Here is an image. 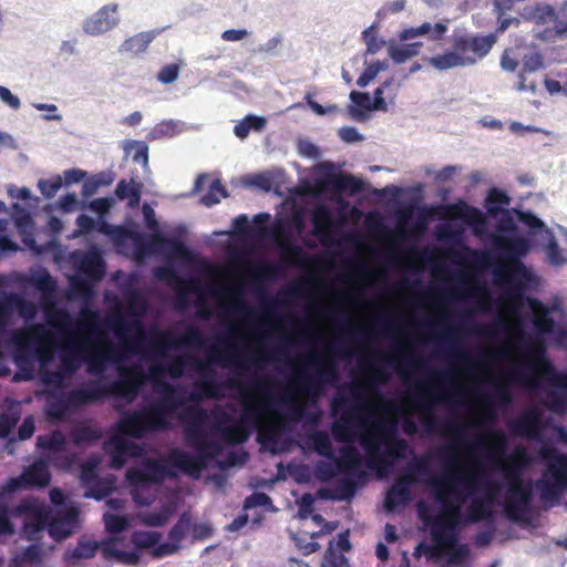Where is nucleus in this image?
I'll use <instances>...</instances> for the list:
<instances>
[{
    "instance_id": "4c0bfd02",
    "label": "nucleus",
    "mask_w": 567,
    "mask_h": 567,
    "mask_svg": "<svg viewBox=\"0 0 567 567\" xmlns=\"http://www.w3.org/2000/svg\"><path fill=\"white\" fill-rule=\"evenodd\" d=\"M81 477L89 485V491L84 494L87 498L101 501L113 491L111 482L100 478L93 467H83Z\"/></svg>"
},
{
    "instance_id": "bf43d9fd",
    "label": "nucleus",
    "mask_w": 567,
    "mask_h": 567,
    "mask_svg": "<svg viewBox=\"0 0 567 567\" xmlns=\"http://www.w3.org/2000/svg\"><path fill=\"white\" fill-rule=\"evenodd\" d=\"M103 519L105 528L110 533H121L128 527V519L123 515L106 513Z\"/></svg>"
},
{
    "instance_id": "aec40b11",
    "label": "nucleus",
    "mask_w": 567,
    "mask_h": 567,
    "mask_svg": "<svg viewBox=\"0 0 567 567\" xmlns=\"http://www.w3.org/2000/svg\"><path fill=\"white\" fill-rule=\"evenodd\" d=\"M495 41L494 34L478 35L466 32H454L451 38L452 49L457 52L465 65H472L487 55Z\"/></svg>"
},
{
    "instance_id": "680f3d73",
    "label": "nucleus",
    "mask_w": 567,
    "mask_h": 567,
    "mask_svg": "<svg viewBox=\"0 0 567 567\" xmlns=\"http://www.w3.org/2000/svg\"><path fill=\"white\" fill-rule=\"evenodd\" d=\"M272 504L270 496L262 492H255L247 496L244 502L245 509H251L256 507H267Z\"/></svg>"
},
{
    "instance_id": "a211bd4d",
    "label": "nucleus",
    "mask_w": 567,
    "mask_h": 567,
    "mask_svg": "<svg viewBox=\"0 0 567 567\" xmlns=\"http://www.w3.org/2000/svg\"><path fill=\"white\" fill-rule=\"evenodd\" d=\"M207 338L196 326H188L181 336L172 332L155 331L153 338L148 342V349L161 358L166 357L167 350L181 347L206 348Z\"/></svg>"
},
{
    "instance_id": "f257e3e1",
    "label": "nucleus",
    "mask_w": 567,
    "mask_h": 567,
    "mask_svg": "<svg viewBox=\"0 0 567 567\" xmlns=\"http://www.w3.org/2000/svg\"><path fill=\"white\" fill-rule=\"evenodd\" d=\"M445 471L441 476L433 477L430 485L433 488L436 499L443 505L444 513L434 520L432 537L436 546L427 547L426 554L430 557L442 555L441 547L449 549L450 564H460L468 555L464 545H457V536L453 533L461 517V506L465 501L462 492L467 495L483 487L485 496L474 498L467 508L466 522L477 523L492 518V503L499 492V485L493 482H482L480 472L461 471L460 460L456 457L457 445L451 444L442 449Z\"/></svg>"
},
{
    "instance_id": "5fc2aeb1",
    "label": "nucleus",
    "mask_w": 567,
    "mask_h": 567,
    "mask_svg": "<svg viewBox=\"0 0 567 567\" xmlns=\"http://www.w3.org/2000/svg\"><path fill=\"white\" fill-rule=\"evenodd\" d=\"M355 489H357L355 481L350 476L343 477L336 485L334 498L340 499V501L350 499L351 497H353Z\"/></svg>"
},
{
    "instance_id": "f3484780",
    "label": "nucleus",
    "mask_w": 567,
    "mask_h": 567,
    "mask_svg": "<svg viewBox=\"0 0 567 567\" xmlns=\"http://www.w3.org/2000/svg\"><path fill=\"white\" fill-rule=\"evenodd\" d=\"M94 394L89 381L81 388L51 395L47 400L45 413L48 417L60 421L69 412L78 411L86 404L96 402Z\"/></svg>"
},
{
    "instance_id": "49530a36",
    "label": "nucleus",
    "mask_w": 567,
    "mask_h": 567,
    "mask_svg": "<svg viewBox=\"0 0 567 567\" xmlns=\"http://www.w3.org/2000/svg\"><path fill=\"white\" fill-rule=\"evenodd\" d=\"M427 62L433 68L440 71L465 65L463 60L461 59V56H458L457 52L454 49L443 54L431 56L427 59Z\"/></svg>"
},
{
    "instance_id": "9d476101",
    "label": "nucleus",
    "mask_w": 567,
    "mask_h": 567,
    "mask_svg": "<svg viewBox=\"0 0 567 567\" xmlns=\"http://www.w3.org/2000/svg\"><path fill=\"white\" fill-rule=\"evenodd\" d=\"M306 362L309 369L298 371L292 385L310 402L317 403L324 394L327 386L333 385L338 381V365L326 353L309 355Z\"/></svg>"
},
{
    "instance_id": "c756f323",
    "label": "nucleus",
    "mask_w": 567,
    "mask_h": 567,
    "mask_svg": "<svg viewBox=\"0 0 567 567\" xmlns=\"http://www.w3.org/2000/svg\"><path fill=\"white\" fill-rule=\"evenodd\" d=\"M95 228L99 233L112 237L116 245L124 243L126 239H132L137 250L142 254L147 249H154L151 243V237L146 240L143 235L136 231H132L122 226H114L105 220H100L95 224Z\"/></svg>"
},
{
    "instance_id": "69168bd1",
    "label": "nucleus",
    "mask_w": 567,
    "mask_h": 567,
    "mask_svg": "<svg viewBox=\"0 0 567 567\" xmlns=\"http://www.w3.org/2000/svg\"><path fill=\"white\" fill-rule=\"evenodd\" d=\"M140 518L145 526L150 527H162L168 520V516L164 512L145 513L141 515Z\"/></svg>"
},
{
    "instance_id": "3c124183",
    "label": "nucleus",
    "mask_w": 567,
    "mask_h": 567,
    "mask_svg": "<svg viewBox=\"0 0 567 567\" xmlns=\"http://www.w3.org/2000/svg\"><path fill=\"white\" fill-rule=\"evenodd\" d=\"M421 47L422 42H413L403 44L401 47H394L390 50V56L395 63H403L406 60L417 55L420 53Z\"/></svg>"
},
{
    "instance_id": "bb28decb",
    "label": "nucleus",
    "mask_w": 567,
    "mask_h": 567,
    "mask_svg": "<svg viewBox=\"0 0 567 567\" xmlns=\"http://www.w3.org/2000/svg\"><path fill=\"white\" fill-rule=\"evenodd\" d=\"M178 390L169 383H163L162 396L148 405L150 412L155 416L157 423L162 429L169 427L171 414L183 403V400L177 395Z\"/></svg>"
},
{
    "instance_id": "cd10ccee",
    "label": "nucleus",
    "mask_w": 567,
    "mask_h": 567,
    "mask_svg": "<svg viewBox=\"0 0 567 567\" xmlns=\"http://www.w3.org/2000/svg\"><path fill=\"white\" fill-rule=\"evenodd\" d=\"M443 209L447 218L463 220L466 225L472 226L477 236L486 228V218L483 213L464 200L449 204Z\"/></svg>"
},
{
    "instance_id": "7c9ffc66",
    "label": "nucleus",
    "mask_w": 567,
    "mask_h": 567,
    "mask_svg": "<svg viewBox=\"0 0 567 567\" xmlns=\"http://www.w3.org/2000/svg\"><path fill=\"white\" fill-rule=\"evenodd\" d=\"M117 8V4L103 6L84 22L85 33L99 35L116 27L118 23Z\"/></svg>"
},
{
    "instance_id": "338daca9",
    "label": "nucleus",
    "mask_w": 567,
    "mask_h": 567,
    "mask_svg": "<svg viewBox=\"0 0 567 567\" xmlns=\"http://www.w3.org/2000/svg\"><path fill=\"white\" fill-rule=\"evenodd\" d=\"M181 549V546L173 540L159 543L155 545L152 550L154 558H163L176 554Z\"/></svg>"
},
{
    "instance_id": "774afa93",
    "label": "nucleus",
    "mask_w": 567,
    "mask_h": 567,
    "mask_svg": "<svg viewBox=\"0 0 567 567\" xmlns=\"http://www.w3.org/2000/svg\"><path fill=\"white\" fill-rule=\"evenodd\" d=\"M363 40L367 44V52L374 54L377 53L382 45L384 44V41L380 40L372 28H368L362 32Z\"/></svg>"
},
{
    "instance_id": "c03bdc74",
    "label": "nucleus",
    "mask_w": 567,
    "mask_h": 567,
    "mask_svg": "<svg viewBox=\"0 0 567 567\" xmlns=\"http://www.w3.org/2000/svg\"><path fill=\"white\" fill-rule=\"evenodd\" d=\"M66 439L60 430H54L49 434H42L37 437V446L41 450L60 453L65 450Z\"/></svg>"
},
{
    "instance_id": "79ce46f5",
    "label": "nucleus",
    "mask_w": 567,
    "mask_h": 567,
    "mask_svg": "<svg viewBox=\"0 0 567 567\" xmlns=\"http://www.w3.org/2000/svg\"><path fill=\"white\" fill-rule=\"evenodd\" d=\"M115 195L118 199H128V206L134 208L138 206L142 196V184L132 179L130 183L121 179L115 188Z\"/></svg>"
},
{
    "instance_id": "13d9d810",
    "label": "nucleus",
    "mask_w": 567,
    "mask_h": 567,
    "mask_svg": "<svg viewBox=\"0 0 567 567\" xmlns=\"http://www.w3.org/2000/svg\"><path fill=\"white\" fill-rule=\"evenodd\" d=\"M386 64L381 61H375L370 63L364 71L361 73V75L357 80V84L360 87H365L372 80L377 78V75L385 70Z\"/></svg>"
},
{
    "instance_id": "6e6552de",
    "label": "nucleus",
    "mask_w": 567,
    "mask_h": 567,
    "mask_svg": "<svg viewBox=\"0 0 567 567\" xmlns=\"http://www.w3.org/2000/svg\"><path fill=\"white\" fill-rule=\"evenodd\" d=\"M367 453V465L373 470H382L395 460H401L411 452L409 443L398 436L396 422L383 420L367 429L359 437Z\"/></svg>"
},
{
    "instance_id": "20e7f679",
    "label": "nucleus",
    "mask_w": 567,
    "mask_h": 567,
    "mask_svg": "<svg viewBox=\"0 0 567 567\" xmlns=\"http://www.w3.org/2000/svg\"><path fill=\"white\" fill-rule=\"evenodd\" d=\"M151 243L154 249L188 266L193 272L189 279L172 274L173 280L167 284H265L260 278L275 272V266L254 264L244 256H235L226 265L212 262L199 257L182 240L161 234L151 236Z\"/></svg>"
},
{
    "instance_id": "72a5a7b5",
    "label": "nucleus",
    "mask_w": 567,
    "mask_h": 567,
    "mask_svg": "<svg viewBox=\"0 0 567 567\" xmlns=\"http://www.w3.org/2000/svg\"><path fill=\"white\" fill-rule=\"evenodd\" d=\"M336 467L350 476L362 477L363 472H359L358 468L362 464V456L358 449L352 444H347L340 447V457L332 458Z\"/></svg>"
},
{
    "instance_id": "423d86ee",
    "label": "nucleus",
    "mask_w": 567,
    "mask_h": 567,
    "mask_svg": "<svg viewBox=\"0 0 567 567\" xmlns=\"http://www.w3.org/2000/svg\"><path fill=\"white\" fill-rule=\"evenodd\" d=\"M184 423L185 443L195 450L193 455L186 451L174 449L168 455L169 464L184 474L198 477L209 460L215 458L221 452V444L208 437L206 425L208 414L200 406H188L181 415Z\"/></svg>"
},
{
    "instance_id": "f8f14e48",
    "label": "nucleus",
    "mask_w": 567,
    "mask_h": 567,
    "mask_svg": "<svg viewBox=\"0 0 567 567\" xmlns=\"http://www.w3.org/2000/svg\"><path fill=\"white\" fill-rule=\"evenodd\" d=\"M117 538L112 537L101 542L82 536L74 548L66 550L64 559L68 564L75 565L81 559H91L100 549L106 560H115L127 566H137L141 556L137 551H125L116 547Z\"/></svg>"
},
{
    "instance_id": "f704fd0d",
    "label": "nucleus",
    "mask_w": 567,
    "mask_h": 567,
    "mask_svg": "<svg viewBox=\"0 0 567 567\" xmlns=\"http://www.w3.org/2000/svg\"><path fill=\"white\" fill-rule=\"evenodd\" d=\"M113 451L111 452V466L120 470L126 463L127 457H136L142 449L138 444L122 437L112 439Z\"/></svg>"
},
{
    "instance_id": "ea45409f",
    "label": "nucleus",
    "mask_w": 567,
    "mask_h": 567,
    "mask_svg": "<svg viewBox=\"0 0 567 567\" xmlns=\"http://www.w3.org/2000/svg\"><path fill=\"white\" fill-rule=\"evenodd\" d=\"M327 185L339 193L355 195L364 189L362 179L343 173L331 174L327 177Z\"/></svg>"
},
{
    "instance_id": "5701e85b",
    "label": "nucleus",
    "mask_w": 567,
    "mask_h": 567,
    "mask_svg": "<svg viewBox=\"0 0 567 567\" xmlns=\"http://www.w3.org/2000/svg\"><path fill=\"white\" fill-rule=\"evenodd\" d=\"M271 238L278 247L282 264L295 267L307 264V252L302 247L293 244L290 230L282 224H277L272 227Z\"/></svg>"
},
{
    "instance_id": "a878e982",
    "label": "nucleus",
    "mask_w": 567,
    "mask_h": 567,
    "mask_svg": "<svg viewBox=\"0 0 567 567\" xmlns=\"http://www.w3.org/2000/svg\"><path fill=\"white\" fill-rule=\"evenodd\" d=\"M12 340L20 352L33 348L41 361H47L51 355V348L47 344L48 331L42 324H35L25 330L16 331Z\"/></svg>"
},
{
    "instance_id": "9b49d317",
    "label": "nucleus",
    "mask_w": 567,
    "mask_h": 567,
    "mask_svg": "<svg viewBox=\"0 0 567 567\" xmlns=\"http://www.w3.org/2000/svg\"><path fill=\"white\" fill-rule=\"evenodd\" d=\"M525 343L529 347L528 355L530 361L523 363L520 367L511 370L505 380L495 384L493 399L502 404L512 402V394L507 383H518L528 388L537 386V378L527 373L526 370H537L543 374H553L554 368L549 360L545 357V350L542 346L537 347L532 338H524Z\"/></svg>"
},
{
    "instance_id": "473e14b6",
    "label": "nucleus",
    "mask_w": 567,
    "mask_h": 567,
    "mask_svg": "<svg viewBox=\"0 0 567 567\" xmlns=\"http://www.w3.org/2000/svg\"><path fill=\"white\" fill-rule=\"evenodd\" d=\"M311 221L313 225L312 235L318 237L323 246H330L332 244V213L331 209L320 204L312 209Z\"/></svg>"
},
{
    "instance_id": "6ab92c4d",
    "label": "nucleus",
    "mask_w": 567,
    "mask_h": 567,
    "mask_svg": "<svg viewBox=\"0 0 567 567\" xmlns=\"http://www.w3.org/2000/svg\"><path fill=\"white\" fill-rule=\"evenodd\" d=\"M429 472L427 456L420 457L410 464L409 472L401 475L386 492L384 498L385 509L391 512L399 505H405L411 499L410 486L415 482V476L426 475Z\"/></svg>"
},
{
    "instance_id": "0eeeda50",
    "label": "nucleus",
    "mask_w": 567,
    "mask_h": 567,
    "mask_svg": "<svg viewBox=\"0 0 567 567\" xmlns=\"http://www.w3.org/2000/svg\"><path fill=\"white\" fill-rule=\"evenodd\" d=\"M496 439L495 447L504 455L506 441L501 432L493 433ZM530 463V457L523 445L514 447L507 456H501L495 460L496 467L502 472L506 481L507 491L504 502L506 516L514 522L520 520L523 515L529 513L533 502L532 484H524L522 476Z\"/></svg>"
},
{
    "instance_id": "1a4fd4ad",
    "label": "nucleus",
    "mask_w": 567,
    "mask_h": 567,
    "mask_svg": "<svg viewBox=\"0 0 567 567\" xmlns=\"http://www.w3.org/2000/svg\"><path fill=\"white\" fill-rule=\"evenodd\" d=\"M107 323L121 339V344L115 347L107 343L102 351L90 358L87 371L91 374H102L107 361L118 362L127 354L137 353L144 346L145 336L138 319L128 322L123 315L115 313L107 318Z\"/></svg>"
},
{
    "instance_id": "052dcab7",
    "label": "nucleus",
    "mask_w": 567,
    "mask_h": 567,
    "mask_svg": "<svg viewBox=\"0 0 567 567\" xmlns=\"http://www.w3.org/2000/svg\"><path fill=\"white\" fill-rule=\"evenodd\" d=\"M13 300L16 301V311H18L22 318L25 320H32L35 317L38 308L33 302L19 295H17Z\"/></svg>"
},
{
    "instance_id": "0e129e2a",
    "label": "nucleus",
    "mask_w": 567,
    "mask_h": 567,
    "mask_svg": "<svg viewBox=\"0 0 567 567\" xmlns=\"http://www.w3.org/2000/svg\"><path fill=\"white\" fill-rule=\"evenodd\" d=\"M544 68L543 55L538 52H532L523 56V72H535Z\"/></svg>"
},
{
    "instance_id": "b1692460",
    "label": "nucleus",
    "mask_w": 567,
    "mask_h": 567,
    "mask_svg": "<svg viewBox=\"0 0 567 567\" xmlns=\"http://www.w3.org/2000/svg\"><path fill=\"white\" fill-rule=\"evenodd\" d=\"M173 475L161 461L146 458L140 466L127 470L126 480L134 487H146L151 484H161Z\"/></svg>"
},
{
    "instance_id": "de8ad7c7",
    "label": "nucleus",
    "mask_w": 567,
    "mask_h": 567,
    "mask_svg": "<svg viewBox=\"0 0 567 567\" xmlns=\"http://www.w3.org/2000/svg\"><path fill=\"white\" fill-rule=\"evenodd\" d=\"M192 517L188 513H183L174 526L168 532V539L181 546L182 542L190 535Z\"/></svg>"
},
{
    "instance_id": "393cba45",
    "label": "nucleus",
    "mask_w": 567,
    "mask_h": 567,
    "mask_svg": "<svg viewBox=\"0 0 567 567\" xmlns=\"http://www.w3.org/2000/svg\"><path fill=\"white\" fill-rule=\"evenodd\" d=\"M519 17L522 20L532 22L538 27L553 23V30L556 34H564L567 32V20L556 16V10L554 7L546 2L526 4L519 11Z\"/></svg>"
},
{
    "instance_id": "a18cd8bd",
    "label": "nucleus",
    "mask_w": 567,
    "mask_h": 567,
    "mask_svg": "<svg viewBox=\"0 0 567 567\" xmlns=\"http://www.w3.org/2000/svg\"><path fill=\"white\" fill-rule=\"evenodd\" d=\"M266 118L257 115L245 116L234 128L235 135L240 140L246 138L250 131H261L266 126Z\"/></svg>"
},
{
    "instance_id": "09e8293b",
    "label": "nucleus",
    "mask_w": 567,
    "mask_h": 567,
    "mask_svg": "<svg viewBox=\"0 0 567 567\" xmlns=\"http://www.w3.org/2000/svg\"><path fill=\"white\" fill-rule=\"evenodd\" d=\"M154 37L153 32H141L125 40L122 44V50L135 54L144 52L154 40Z\"/></svg>"
},
{
    "instance_id": "39448f33",
    "label": "nucleus",
    "mask_w": 567,
    "mask_h": 567,
    "mask_svg": "<svg viewBox=\"0 0 567 567\" xmlns=\"http://www.w3.org/2000/svg\"><path fill=\"white\" fill-rule=\"evenodd\" d=\"M213 363L221 367L236 365L238 368H246L244 361L238 360L236 355L215 344L212 347L207 360H200L188 353L178 354L172 358L164 367L153 364L150 368V374L154 380L163 374H167L172 379H179L184 375L186 369L194 370L200 377V380L195 383L197 392H193L189 399L192 401L220 399L223 396V384L216 380V371L213 368Z\"/></svg>"
},
{
    "instance_id": "ddd939ff",
    "label": "nucleus",
    "mask_w": 567,
    "mask_h": 567,
    "mask_svg": "<svg viewBox=\"0 0 567 567\" xmlns=\"http://www.w3.org/2000/svg\"><path fill=\"white\" fill-rule=\"evenodd\" d=\"M117 371L118 380L113 382L105 383L102 379L90 381L96 402L107 396L123 398L127 401H133L137 396L146 381L142 367L138 364L118 367Z\"/></svg>"
},
{
    "instance_id": "412c9836",
    "label": "nucleus",
    "mask_w": 567,
    "mask_h": 567,
    "mask_svg": "<svg viewBox=\"0 0 567 567\" xmlns=\"http://www.w3.org/2000/svg\"><path fill=\"white\" fill-rule=\"evenodd\" d=\"M117 430L133 439H143L150 432L164 431L155 416L150 412L148 405L136 411L126 412L117 423Z\"/></svg>"
},
{
    "instance_id": "8fccbe9b",
    "label": "nucleus",
    "mask_w": 567,
    "mask_h": 567,
    "mask_svg": "<svg viewBox=\"0 0 567 567\" xmlns=\"http://www.w3.org/2000/svg\"><path fill=\"white\" fill-rule=\"evenodd\" d=\"M310 440L317 454L329 460L334 458L332 443L326 432L318 431L310 436Z\"/></svg>"
},
{
    "instance_id": "4468645a",
    "label": "nucleus",
    "mask_w": 567,
    "mask_h": 567,
    "mask_svg": "<svg viewBox=\"0 0 567 567\" xmlns=\"http://www.w3.org/2000/svg\"><path fill=\"white\" fill-rule=\"evenodd\" d=\"M542 456L547 460L544 478L536 483L544 502H557L567 488V455L555 449H543Z\"/></svg>"
},
{
    "instance_id": "c9c22d12",
    "label": "nucleus",
    "mask_w": 567,
    "mask_h": 567,
    "mask_svg": "<svg viewBox=\"0 0 567 567\" xmlns=\"http://www.w3.org/2000/svg\"><path fill=\"white\" fill-rule=\"evenodd\" d=\"M29 488H44L51 482V473L47 461L39 458L22 471Z\"/></svg>"
},
{
    "instance_id": "6e6d98bb",
    "label": "nucleus",
    "mask_w": 567,
    "mask_h": 567,
    "mask_svg": "<svg viewBox=\"0 0 567 567\" xmlns=\"http://www.w3.org/2000/svg\"><path fill=\"white\" fill-rule=\"evenodd\" d=\"M63 179L60 175H55L48 179H40L38 188L45 198H53L62 187Z\"/></svg>"
},
{
    "instance_id": "4d7b16f0",
    "label": "nucleus",
    "mask_w": 567,
    "mask_h": 567,
    "mask_svg": "<svg viewBox=\"0 0 567 567\" xmlns=\"http://www.w3.org/2000/svg\"><path fill=\"white\" fill-rule=\"evenodd\" d=\"M545 405L551 412L563 413L567 409V395L556 391H548Z\"/></svg>"
},
{
    "instance_id": "c85d7f7f",
    "label": "nucleus",
    "mask_w": 567,
    "mask_h": 567,
    "mask_svg": "<svg viewBox=\"0 0 567 567\" xmlns=\"http://www.w3.org/2000/svg\"><path fill=\"white\" fill-rule=\"evenodd\" d=\"M14 517L21 515H31L23 523V534L28 539H34L47 526V515L42 513L31 499H22L11 511Z\"/></svg>"
},
{
    "instance_id": "a19ab883",
    "label": "nucleus",
    "mask_w": 567,
    "mask_h": 567,
    "mask_svg": "<svg viewBox=\"0 0 567 567\" xmlns=\"http://www.w3.org/2000/svg\"><path fill=\"white\" fill-rule=\"evenodd\" d=\"M162 539V534L155 530H134L131 534V543L134 545V549L131 551L148 550L152 554L155 545ZM142 557V555H140Z\"/></svg>"
},
{
    "instance_id": "f03ea898",
    "label": "nucleus",
    "mask_w": 567,
    "mask_h": 567,
    "mask_svg": "<svg viewBox=\"0 0 567 567\" xmlns=\"http://www.w3.org/2000/svg\"><path fill=\"white\" fill-rule=\"evenodd\" d=\"M437 238L441 241H451L458 248H447L443 251L444 258L451 264L462 267L472 272H482L492 270L494 280L491 284H524L529 272L522 262L530 250V243L527 238L515 236L507 237L502 235H491V250H477L463 243V230L445 226L439 229ZM297 284H390L389 281H357V280H338L324 281L319 279H297ZM394 284H425L416 279L410 281L402 279ZM427 284H437L429 281ZM441 284H487L478 280H458L442 281Z\"/></svg>"
},
{
    "instance_id": "864d4df0",
    "label": "nucleus",
    "mask_w": 567,
    "mask_h": 567,
    "mask_svg": "<svg viewBox=\"0 0 567 567\" xmlns=\"http://www.w3.org/2000/svg\"><path fill=\"white\" fill-rule=\"evenodd\" d=\"M100 432L91 426L82 425L71 431V437L76 445L91 443L100 439Z\"/></svg>"
},
{
    "instance_id": "e433bc0d",
    "label": "nucleus",
    "mask_w": 567,
    "mask_h": 567,
    "mask_svg": "<svg viewBox=\"0 0 567 567\" xmlns=\"http://www.w3.org/2000/svg\"><path fill=\"white\" fill-rule=\"evenodd\" d=\"M540 414L537 410L525 411L517 420L509 424L511 431L519 436L534 439L539 431Z\"/></svg>"
},
{
    "instance_id": "2eb2a0df",
    "label": "nucleus",
    "mask_w": 567,
    "mask_h": 567,
    "mask_svg": "<svg viewBox=\"0 0 567 567\" xmlns=\"http://www.w3.org/2000/svg\"><path fill=\"white\" fill-rule=\"evenodd\" d=\"M353 396L354 402L349 406L344 398H334L332 400L333 413L343 410L340 420L334 421L331 427L334 440L340 443H351L354 441L353 429L357 425H364L362 413L370 410L368 401L362 395L353 392Z\"/></svg>"
},
{
    "instance_id": "4be33fe9",
    "label": "nucleus",
    "mask_w": 567,
    "mask_h": 567,
    "mask_svg": "<svg viewBox=\"0 0 567 567\" xmlns=\"http://www.w3.org/2000/svg\"><path fill=\"white\" fill-rule=\"evenodd\" d=\"M449 395L445 393H433L424 383H420L415 393L412 395L414 405L421 412V422L426 432L439 431V419L434 414L436 402H447Z\"/></svg>"
},
{
    "instance_id": "dca6fc26",
    "label": "nucleus",
    "mask_w": 567,
    "mask_h": 567,
    "mask_svg": "<svg viewBox=\"0 0 567 567\" xmlns=\"http://www.w3.org/2000/svg\"><path fill=\"white\" fill-rule=\"evenodd\" d=\"M70 262L74 275L68 284H97L106 274L103 254L95 246L86 250L72 251Z\"/></svg>"
},
{
    "instance_id": "2f4dec72",
    "label": "nucleus",
    "mask_w": 567,
    "mask_h": 567,
    "mask_svg": "<svg viewBox=\"0 0 567 567\" xmlns=\"http://www.w3.org/2000/svg\"><path fill=\"white\" fill-rule=\"evenodd\" d=\"M12 218L18 229V233L21 236V241L23 243V245L31 250L41 252V249L37 246L35 243V225L31 214L18 203L12 205Z\"/></svg>"
},
{
    "instance_id": "e2e57ef3",
    "label": "nucleus",
    "mask_w": 567,
    "mask_h": 567,
    "mask_svg": "<svg viewBox=\"0 0 567 567\" xmlns=\"http://www.w3.org/2000/svg\"><path fill=\"white\" fill-rule=\"evenodd\" d=\"M45 317L49 323L59 328H64L71 322V319L65 311L59 310L54 307L45 310Z\"/></svg>"
},
{
    "instance_id": "603ef678",
    "label": "nucleus",
    "mask_w": 567,
    "mask_h": 567,
    "mask_svg": "<svg viewBox=\"0 0 567 567\" xmlns=\"http://www.w3.org/2000/svg\"><path fill=\"white\" fill-rule=\"evenodd\" d=\"M228 197L226 187L219 179L213 181L207 194L200 198V203L207 207H212L220 202L221 198Z\"/></svg>"
},
{
    "instance_id": "7ed1b4c3",
    "label": "nucleus",
    "mask_w": 567,
    "mask_h": 567,
    "mask_svg": "<svg viewBox=\"0 0 567 567\" xmlns=\"http://www.w3.org/2000/svg\"><path fill=\"white\" fill-rule=\"evenodd\" d=\"M277 385V382L268 377H251L247 385L233 379L223 383L225 388L239 389L243 405V413L235 423H233V416L220 408H216L212 412L225 443L243 444L249 439L252 430L258 431L260 443L277 442L278 424L276 421L279 414L276 409L277 400L272 393Z\"/></svg>"
},
{
    "instance_id": "58836bf2",
    "label": "nucleus",
    "mask_w": 567,
    "mask_h": 567,
    "mask_svg": "<svg viewBox=\"0 0 567 567\" xmlns=\"http://www.w3.org/2000/svg\"><path fill=\"white\" fill-rule=\"evenodd\" d=\"M446 31L447 25L442 22H437L434 25L430 22H424L419 27L403 29L400 32L399 38L402 41H408L420 35H427L430 40L439 41L443 38Z\"/></svg>"
},
{
    "instance_id": "37998d69",
    "label": "nucleus",
    "mask_w": 567,
    "mask_h": 567,
    "mask_svg": "<svg viewBox=\"0 0 567 567\" xmlns=\"http://www.w3.org/2000/svg\"><path fill=\"white\" fill-rule=\"evenodd\" d=\"M511 204L509 196L498 188H492L488 190L485 199V208L489 216L498 217V215L507 210L505 207Z\"/></svg>"
}]
</instances>
